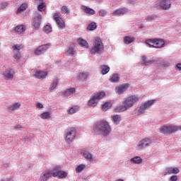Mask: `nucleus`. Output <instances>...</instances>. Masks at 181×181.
<instances>
[{"instance_id":"a878e982","label":"nucleus","mask_w":181,"mask_h":181,"mask_svg":"<svg viewBox=\"0 0 181 181\" xmlns=\"http://www.w3.org/2000/svg\"><path fill=\"white\" fill-rule=\"evenodd\" d=\"M100 69L101 74H103V76H105V74H108L110 72V66H108V65H101Z\"/></svg>"},{"instance_id":"13d9d810","label":"nucleus","mask_w":181,"mask_h":181,"mask_svg":"<svg viewBox=\"0 0 181 181\" xmlns=\"http://www.w3.org/2000/svg\"><path fill=\"white\" fill-rule=\"evenodd\" d=\"M36 107H37V108H43V105L40 103H37Z\"/></svg>"},{"instance_id":"4d7b16f0","label":"nucleus","mask_w":181,"mask_h":181,"mask_svg":"<svg viewBox=\"0 0 181 181\" xmlns=\"http://www.w3.org/2000/svg\"><path fill=\"white\" fill-rule=\"evenodd\" d=\"M21 128H22V126H21L20 124H17L13 127V129H21Z\"/></svg>"},{"instance_id":"09e8293b","label":"nucleus","mask_w":181,"mask_h":181,"mask_svg":"<svg viewBox=\"0 0 181 181\" xmlns=\"http://www.w3.org/2000/svg\"><path fill=\"white\" fill-rule=\"evenodd\" d=\"M45 3L43 1H42L41 3H40V4L37 6V10L40 12H42V11H43L44 8H45Z\"/></svg>"},{"instance_id":"b1692460","label":"nucleus","mask_w":181,"mask_h":181,"mask_svg":"<svg viewBox=\"0 0 181 181\" xmlns=\"http://www.w3.org/2000/svg\"><path fill=\"white\" fill-rule=\"evenodd\" d=\"M82 155L83 156V158H85V159H86V160H89L91 161L93 160V155L90 153V152L83 150L82 151Z\"/></svg>"},{"instance_id":"8fccbe9b","label":"nucleus","mask_w":181,"mask_h":181,"mask_svg":"<svg viewBox=\"0 0 181 181\" xmlns=\"http://www.w3.org/2000/svg\"><path fill=\"white\" fill-rule=\"evenodd\" d=\"M110 105L111 103H105V104H103L102 106V109L103 110V111H107V110H108Z\"/></svg>"},{"instance_id":"412c9836","label":"nucleus","mask_w":181,"mask_h":181,"mask_svg":"<svg viewBox=\"0 0 181 181\" xmlns=\"http://www.w3.org/2000/svg\"><path fill=\"white\" fill-rule=\"evenodd\" d=\"M163 46H165V40L163 39L155 40L154 47L156 49H160V47H163Z\"/></svg>"},{"instance_id":"72a5a7b5","label":"nucleus","mask_w":181,"mask_h":181,"mask_svg":"<svg viewBox=\"0 0 181 181\" xmlns=\"http://www.w3.org/2000/svg\"><path fill=\"white\" fill-rule=\"evenodd\" d=\"M51 117V113L49 112H44L40 115V118L42 119H49Z\"/></svg>"},{"instance_id":"c03bdc74","label":"nucleus","mask_w":181,"mask_h":181,"mask_svg":"<svg viewBox=\"0 0 181 181\" xmlns=\"http://www.w3.org/2000/svg\"><path fill=\"white\" fill-rule=\"evenodd\" d=\"M77 111H78V107L74 106L69 110V114H75Z\"/></svg>"},{"instance_id":"6ab92c4d","label":"nucleus","mask_w":181,"mask_h":181,"mask_svg":"<svg viewBox=\"0 0 181 181\" xmlns=\"http://www.w3.org/2000/svg\"><path fill=\"white\" fill-rule=\"evenodd\" d=\"M90 76V72L86 71H82L78 74V78L81 80V81H84V80H87L88 76Z\"/></svg>"},{"instance_id":"aec40b11","label":"nucleus","mask_w":181,"mask_h":181,"mask_svg":"<svg viewBox=\"0 0 181 181\" xmlns=\"http://www.w3.org/2000/svg\"><path fill=\"white\" fill-rule=\"evenodd\" d=\"M141 62H143L141 64L142 66H149V64H153L155 63V60L148 59L146 56L141 57Z\"/></svg>"},{"instance_id":"79ce46f5","label":"nucleus","mask_w":181,"mask_h":181,"mask_svg":"<svg viewBox=\"0 0 181 181\" xmlns=\"http://www.w3.org/2000/svg\"><path fill=\"white\" fill-rule=\"evenodd\" d=\"M88 29L89 30H94L97 29V23H95V22H92L90 24L88 25Z\"/></svg>"},{"instance_id":"a18cd8bd","label":"nucleus","mask_w":181,"mask_h":181,"mask_svg":"<svg viewBox=\"0 0 181 181\" xmlns=\"http://www.w3.org/2000/svg\"><path fill=\"white\" fill-rule=\"evenodd\" d=\"M13 59H15V60H19V59H21V52L19 51H14Z\"/></svg>"},{"instance_id":"473e14b6","label":"nucleus","mask_w":181,"mask_h":181,"mask_svg":"<svg viewBox=\"0 0 181 181\" xmlns=\"http://www.w3.org/2000/svg\"><path fill=\"white\" fill-rule=\"evenodd\" d=\"M93 96L96 99V100L98 101V100H101V98H103V97H105V93L99 92V93H95Z\"/></svg>"},{"instance_id":"7c9ffc66","label":"nucleus","mask_w":181,"mask_h":181,"mask_svg":"<svg viewBox=\"0 0 181 181\" xmlns=\"http://www.w3.org/2000/svg\"><path fill=\"white\" fill-rule=\"evenodd\" d=\"M28 9V4H23L21 5L20 8H18L16 12L17 15H19L20 13H22L23 11H26Z\"/></svg>"},{"instance_id":"c9c22d12","label":"nucleus","mask_w":181,"mask_h":181,"mask_svg":"<svg viewBox=\"0 0 181 181\" xmlns=\"http://www.w3.org/2000/svg\"><path fill=\"white\" fill-rule=\"evenodd\" d=\"M24 46L22 45L16 44L12 47V50L14 52H19V50H22Z\"/></svg>"},{"instance_id":"f03ea898","label":"nucleus","mask_w":181,"mask_h":181,"mask_svg":"<svg viewBox=\"0 0 181 181\" xmlns=\"http://www.w3.org/2000/svg\"><path fill=\"white\" fill-rule=\"evenodd\" d=\"M95 132L103 136H108L111 134V127L105 120L98 122L94 126Z\"/></svg>"},{"instance_id":"7ed1b4c3","label":"nucleus","mask_w":181,"mask_h":181,"mask_svg":"<svg viewBox=\"0 0 181 181\" xmlns=\"http://www.w3.org/2000/svg\"><path fill=\"white\" fill-rule=\"evenodd\" d=\"M90 54H101L104 52V45L101 38L96 37L93 42V47L89 50Z\"/></svg>"},{"instance_id":"bb28decb","label":"nucleus","mask_w":181,"mask_h":181,"mask_svg":"<svg viewBox=\"0 0 181 181\" xmlns=\"http://www.w3.org/2000/svg\"><path fill=\"white\" fill-rule=\"evenodd\" d=\"M131 163H134L136 165H139L142 163V158L139 156H135L130 159Z\"/></svg>"},{"instance_id":"e433bc0d","label":"nucleus","mask_w":181,"mask_h":181,"mask_svg":"<svg viewBox=\"0 0 181 181\" xmlns=\"http://www.w3.org/2000/svg\"><path fill=\"white\" fill-rule=\"evenodd\" d=\"M84 169H86V165L81 164L76 168V173H81Z\"/></svg>"},{"instance_id":"c85d7f7f","label":"nucleus","mask_w":181,"mask_h":181,"mask_svg":"<svg viewBox=\"0 0 181 181\" xmlns=\"http://www.w3.org/2000/svg\"><path fill=\"white\" fill-rule=\"evenodd\" d=\"M123 40L125 45H131V43H132V42L135 40V37L126 36V37H124Z\"/></svg>"},{"instance_id":"bf43d9fd","label":"nucleus","mask_w":181,"mask_h":181,"mask_svg":"<svg viewBox=\"0 0 181 181\" xmlns=\"http://www.w3.org/2000/svg\"><path fill=\"white\" fill-rule=\"evenodd\" d=\"M35 2H37V3H41V2H43V0H35Z\"/></svg>"},{"instance_id":"f704fd0d","label":"nucleus","mask_w":181,"mask_h":181,"mask_svg":"<svg viewBox=\"0 0 181 181\" xmlns=\"http://www.w3.org/2000/svg\"><path fill=\"white\" fill-rule=\"evenodd\" d=\"M98 103V101L97 100V99L94 97V95H92L90 98V100H88V105H95V104H97Z\"/></svg>"},{"instance_id":"680f3d73","label":"nucleus","mask_w":181,"mask_h":181,"mask_svg":"<svg viewBox=\"0 0 181 181\" xmlns=\"http://www.w3.org/2000/svg\"><path fill=\"white\" fill-rule=\"evenodd\" d=\"M117 181H124L122 179H118Z\"/></svg>"},{"instance_id":"f257e3e1","label":"nucleus","mask_w":181,"mask_h":181,"mask_svg":"<svg viewBox=\"0 0 181 181\" xmlns=\"http://www.w3.org/2000/svg\"><path fill=\"white\" fill-rule=\"evenodd\" d=\"M139 101V98L135 95L125 98L121 105L117 107L115 110V112H124L128 110L129 108H132L134 104Z\"/></svg>"},{"instance_id":"39448f33","label":"nucleus","mask_w":181,"mask_h":181,"mask_svg":"<svg viewBox=\"0 0 181 181\" xmlns=\"http://www.w3.org/2000/svg\"><path fill=\"white\" fill-rule=\"evenodd\" d=\"M153 104H155V100H147L146 102L141 103L140 107L137 110L138 114L139 115H141L142 114H145L146 110H148V108H151V107H152Z\"/></svg>"},{"instance_id":"393cba45","label":"nucleus","mask_w":181,"mask_h":181,"mask_svg":"<svg viewBox=\"0 0 181 181\" xmlns=\"http://www.w3.org/2000/svg\"><path fill=\"white\" fill-rule=\"evenodd\" d=\"M109 81L110 83H119V76L118 74H114L110 76Z\"/></svg>"},{"instance_id":"864d4df0","label":"nucleus","mask_w":181,"mask_h":181,"mask_svg":"<svg viewBox=\"0 0 181 181\" xmlns=\"http://www.w3.org/2000/svg\"><path fill=\"white\" fill-rule=\"evenodd\" d=\"M169 181H177V175H172L169 178Z\"/></svg>"},{"instance_id":"2f4dec72","label":"nucleus","mask_w":181,"mask_h":181,"mask_svg":"<svg viewBox=\"0 0 181 181\" xmlns=\"http://www.w3.org/2000/svg\"><path fill=\"white\" fill-rule=\"evenodd\" d=\"M156 39H148L146 40V45L147 47H155Z\"/></svg>"},{"instance_id":"49530a36","label":"nucleus","mask_w":181,"mask_h":181,"mask_svg":"<svg viewBox=\"0 0 181 181\" xmlns=\"http://www.w3.org/2000/svg\"><path fill=\"white\" fill-rule=\"evenodd\" d=\"M44 32L45 33H50V32H52V26L49 25H46L44 27Z\"/></svg>"},{"instance_id":"5fc2aeb1","label":"nucleus","mask_w":181,"mask_h":181,"mask_svg":"<svg viewBox=\"0 0 181 181\" xmlns=\"http://www.w3.org/2000/svg\"><path fill=\"white\" fill-rule=\"evenodd\" d=\"M68 90H69V93L71 94H74V93H76V88H70L68 89Z\"/></svg>"},{"instance_id":"37998d69","label":"nucleus","mask_w":181,"mask_h":181,"mask_svg":"<svg viewBox=\"0 0 181 181\" xmlns=\"http://www.w3.org/2000/svg\"><path fill=\"white\" fill-rule=\"evenodd\" d=\"M157 16L156 15H151L146 17V21L147 22H152V21H155L156 19Z\"/></svg>"},{"instance_id":"4c0bfd02","label":"nucleus","mask_w":181,"mask_h":181,"mask_svg":"<svg viewBox=\"0 0 181 181\" xmlns=\"http://www.w3.org/2000/svg\"><path fill=\"white\" fill-rule=\"evenodd\" d=\"M57 84H59V81L56 79L49 87L50 93H52V91L56 88V87H57Z\"/></svg>"},{"instance_id":"f8f14e48","label":"nucleus","mask_w":181,"mask_h":181,"mask_svg":"<svg viewBox=\"0 0 181 181\" xmlns=\"http://www.w3.org/2000/svg\"><path fill=\"white\" fill-rule=\"evenodd\" d=\"M3 76L6 80L12 81L13 80V76H15V71L13 69L9 68L3 72Z\"/></svg>"},{"instance_id":"a211bd4d","label":"nucleus","mask_w":181,"mask_h":181,"mask_svg":"<svg viewBox=\"0 0 181 181\" xmlns=\"http://www.w3.org/2000/svg\"><path fill=\"white\" fill-rule=\"evenodd\" d=\"M81 9L88 15H95V11L90 7H88L87 6H81Z\"/></svg>"},{"instance_id":"cd10ccee","label":"nucleus","mask_w":181,"mask_h":181,"mask_svg":"<svg viewBox=\"0 0 181 181\" xmlns=\"http://www.w3.org/2000/svg\"><path fill=\"white\" fill-rule=\"evenodd\" d=\"M112 122L115 125H118L119 122H121V115H115L112 117Z\"/></svg>"},{"instance_id":"0eeeda50","label":"nucleus","mask_w":181,"mask_h":181,"mask_svg":"<svg viewBox=\"0 0 181 181\" xmlns=\"http://www.w3.org/2000/svg\"><path fill=\"white\" fill-rule=\"evenodd\" d=\"M42 23V14L39 11L35 13V16L33 18L32 25L35 29H39Z\"/></svg>"},{"instance_id":"052dcab7","label":"nucleus","mask_w":181,"mask_h":181,"mask_svg":"<svg viewBox=\"0 0 181 181\" xmlns=\"http://www.w3.org/2000/svg\"><path fill=\"white\" fill-rule=\"evenodd\" d=\"M144 28H145V26H144V24H141L139 26V29H144Z\"/></svg>"},{"instance_id":"58836bf2","label":"nucleus","mask_w":181,"mask_h":181,"mask_svg":"<svg viewBox=\"0 0 181 181\" xmlns=\"http://www.w3.org/2000/svg\"><path fill=\"white\" fill-rule=\"evenodd\" d=\"M10 110L12 111H16L18 108H21V103H16L13 105L9 107Z\"/></svg>"},{"instance_id":"ddd939ff","label":"nucleus","mask_w":181,"mask_h":181,"mask_svg":"<svg viewBox=\"0 0 181 181\" xmlns=\"http://www.w3.org/2000/svg\"><path fill=\"white\" fill-rule=\"evenodd\" d=\"M50 46H51L50 44H45V45H40L35 49L34 53L37 56H40V54H43V53H45V52H46V50H47V49H49Z\"/></svg>"},{"instance_id":"3c124183","label":"nucleus","mask_w":181,"mask_h":181,"mask_svg":"<svg viewBox=\"0 0 181 181\" xmlns=\"http://www.w3.org/2000/svg\"><path fill=\"white\" fill-rule=\"evenodd\" d=\"M62 95L63 97H69L71 95V94L70 93L69 89H66L65 91L63 92Z\"/></svg>"},{"instance_id":"2eb2a0df","label":"nucleus","mask_w":181,"mask_h":181,"mask_svg":"<svg viewBox=\"0 0 181 181\" xmlns=\"http://www.w3.org/2000/svg\"><path fill=\"white\" fill-rule=\"evenodd\" d=\"M180 170L178 168L167 167L164 170V175H177Z\"/></svg>"},{"instance_id":"4be33fe9","label":"nucleus","mask_w":181,"mask_h":181,"mask_svg":"<svg viewBox=\"0 0 181 181\" xmlns=\"http://www.w3.org/2000/svg\"><path fill=\"white\" fill-rule=\"evenodd\" d=\"M76 53V45L74 44H71L69 46L66 50V54L68 56H73Z\"/></svg>"},{"instance_id":"4468645a","label":"nucleus","mask_w":181,"mask_h":181,"mask_svg":"<svg viewBox=\"0 0 181 181\" xmlns=\"http://www.w3.org/2000/svg\"><path fill=\"white\" fill-rule=\"evenodd\" d=\"M158 5L162 9L168 11V9H170V6H172V3L170 0H158Z\"/></svg>"},{"instance_id":"423d86ee","label":"nucleus","mask_w":181,"mask_h":181,"mask_svg":"<svg viewBox=\"0 0 181 181\" xmlns=\"http://www.w3.org/2000/svg\"><path fill=\"white\" fill-rule=\"evenodd\" d=\"M76 138V129L72 127L65 132V141L66 144H71Z\"/></svg>"},{"instance_id":"9b49d317","label":"nucleus","mask_w":181,"mask_h":181,"mask_svg":"<svg viewBox=\"0 0 181 181\" xmlns=\"http://www.w3.org/2000/svg\"><path fill=\"white\" fill-rule=\"evenodd\" d=\"M129 88V83H123L122 85H119L115 87V93L116 94H124V93H125V91H127V90H128V88Z\"/></svg>"},{"instance_id":"20e7f679","label":"nucleus","mask_w":181,"mask_h":181,"mask_svg":"<svg viewBox=\"0 0 181 181\" xmlns=\"http://www.w3.org/2000/svg\"><path fill=\"white\" fill-rule=\"evenodd\" d=\"M179 131V126H176L174 124L168 125V126H163L160 128V132L163 134L164 135H169V134H175Z\"/></svg>"},{"instance_id":"6e6d98bb","label":"nucleus","mask_w":181,"mask_h":181,"mask_svg":"<svg viewBox=\"0 0 181 181\" xmlns=\"http://www.w3.org/2000/svg\"><path fill=\"white\" fill-rule=\"evenodd\" d=\"M175 69L178 71H181V63L177 64L175 66Z\"/></svg>"},{"instance_id":"6e6552de","label":"nucleus","mask_w":181,"mask_h":181,"mask_svg":"<svg viewBox=\"0 0 181 181\" xmlns=\"http://www.w3.org/2000/svg\"><path fill=\"white\" fill-rule=\"evenodd\" d=\"M152 142H153L152 139L149 138L143 139L137 144L138 151H142V149H145L146 148L151 146V144H152Z\"/></svg>"},{"instance_id":"ea45409f","label":"nucleus","mask_w":181,"mask_h":181,"mask_svg":"<svg viewBox=\"0 0 181 181\" xmlns=\"http://www.w3.org/2000/svg\"><path fill=\"white\" fill-rule=\"evenodd\" d=\"M61 12L64 15H66V13H70V9H69V7L66 6H61Z\"/></svg>"},{"instance_id":"de8ad7c7","label":"nucleus","mask_w":181,"mask_h":181,"mask_svg":"<svg viewBox=\"0 0 181 181\" xmlns=\"http://www.w3.org/2000/svg\"><path fill=\"white\" fill-rule=\"evenodd\" d=\"M107 13H108V12L106 10L101 9L99 11V16H107Z\"/></svg>"},{"instance_id":"1a4fd4ad","label":"nucleus","mask_w":181,"mask_h":181,"mask_svg":"<svg viewBox=\"0 0 181 181\" xmlns=\"http://www.w3.org/2000/svg\"><path fill=\"white\" fill-rule=\"evenodd\" d=\"M53 177H57L58 179H64L67 177V173L65 171L60 170V167H55L52 170Z\"/></svg>"},{"instance_id":"c756f323","label":"nucleus","mask_w":181,"mask_h":181,"mask_svg":"<svg viewBox=\"0 0 181 181\" xmlns=\"http://www.w3.org/2000/svg\"><path fill=\"white\" fill-rule=\"evenodd\" d=\"M77 42L79 46H82L83 47H88V43L86 40L80 37L77 40Z\"/></svg>"},{"instance_id":"5701e85b","label":"nucleus","mask_w":181,"mask_h":181,"mask_svg":"<svg viewBox=\"0 0 181 181\" xmlns=\"http://www.w3.org/2000/svg\"><path fill=\"white\" fill-rule=\"evenodd\" d=\"M47 76V71H37L35 74V77L36 78H46Z\"/></svg>"},{"instance_id":"a19ab883","label":"nucleus","mask_w":181,"mask_h":181,"mask_svg":"<svg viewBox=\"0 0 181 181\" xmlns=\"http://www.w3.org/2000/svg\"><path fill=\"white\" fill-rule=\"evenodd\" d=\"M15 30L18 33H23V32H25V27L24 25L16 26Z\"/></svg>"},{"instance_id":"603ef678","label":"nucleus","mask_w":181,"mask_h":181,"mask_svg":"<svg viewBox=\"0 0 181 181\" xmlns=\"http://www.w3.org/2000/svg\"><path fill=\"white\" fill-rule=\"evenodd\" d=\"M7 6H8L7 2L1 3L0 4V9H5V8H6Z\"/></svg>"},{"instance_id":"f3484780","label":"nucleus","mask_w":181,"mask_h":181,"mask_svg":"<svg viewBox=\"0 0 181 181\" xmlns=\"http://www.w3.org/2000/svg\"><path fill=\"white\" fill-rule=\"evenodd\" d=\"M129 12V10L127 8H120L117 10H115L113 12L114 16H118L119 15H125Z\"/></svg>"},{"instance_id":"9d476101","label":"nucleus","mask_w":181,"mask_h":181,"mask_svg":"<svg viewBox=\"0 0 181 181\" xmlns=\"http://www.w3.org/2000/svg\"><path fill=\"white\" fill-rule=\"evenodd\" d=\"M54 20L59 29H64V28H66L64 20L59 16V13H55L54 14Z\"/></svg>"},{"instance_id":"dca6fc26","label":"nucleus","mask_w":181,"mask_h":181,"mask_svg":"<svg viewBox=\"0 0 181 181\" xmlns=\"http://www.w3.org/2000/svg\"><path fill=\"white\" fill-rule=\"evenodd\" d=\"M52 176H53V173H52V170L47 171L40 175L39 181H47L49 180V179H50V177H52Z\"/></svg>"}]
</instances>
